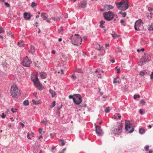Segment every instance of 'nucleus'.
I'll list each match as a JSON object with an SVG mask.
<instances>
[{
	"instance_id": "nucleus-9",
	"label": "nucleus",
	"mask_w": 153,
	"mask_h": 153,
	"mask_svg": "<svg viewBox=\"0 0 153 153\" xmlns=\"http://www.w3.org/2000/svg\"><path fill=\"white\" fill-rule=\"evenodd\" d=\"M73 100L77 105L80 104L82 102V97L79 94L74 95Z\"/></svg>"
},
{
	"instance_id": "nucleus-23",
	"label": "nucleus",
	"mask_w": 153,
	"mask_h": 153,
	"mask_svg": "<svg viewBox=\"0 0 153 153\" xmlns=\"http://www.w3.org/2000/svg\"><path fill=\"white\" fill-rule=\"evenodd\" d=\"M145 130L142 128H140L139 129V133L141 134H142L145 132Z\"/></svg>"
},
{
	"instance_id": "nucleus-10",
	"label": "nucleus",
	"mask_w": 153,
	"mask_h": 153,
	"mask_svg": "<svg viewBox=\"0 0 153 153\" xmlns=\"http://www.w3.org/2000/svg\"><path fill=\"white\" fill-rule=\"evenodd\" d=\"M31 62L27 56H26L22 61V64L25 66L29 67L30 65Z\"/></svg>"
},
{
	"instance_id": "nucleus-61",
	"label": "nucleus",
	"mask_w": 153,
	"mask_h": 153,
	"mask_svg": "<svg viewBox=\"0 0 153 153\" xmlns=\"http://www.w3.org/2000/svg\"><path fill=\"white\" fill-rule=\"evenodd\" d=\"M32 102L33 103H34V104H35V103H36V101L34 100H32Z\"/></svg>"
},
{
	"instance_id": "nucleus-24",
	"label": "nucleus",
	"mask_w": 153,
	"mask_h": 153,
	"mask_svg": "<svg viewBox=\"0 0 153 153\" xmlns=\"http://www.w3.org/2000/svg\"><path fill=\"white\" fill-rule=\"evenodd\" d=\"M105 22L103 20H101L100 21V27L101 28H103L104 27L103 26V25L105 23Z\"/></svg>"
},
{
	"instance_id": "nucleus-4",
	"label": "nucleus",
	"mask_w": 153,
	"mask_h": 153,
	"mask_svg": "<svg viewBox=\"0 0 153 153\" xmlns=\"http://www.w3.org/2000/svg\"><path fill=\"white\" fill-rule=\"evenodd\" d=\"M71 41L73 44L79 45L82 43V39L79 35L75 34L74 36H72Z\"/></svg>"
},
{
	"instance_id": "nucleus-25",
	"label": "nucleus",
	"mask_w": 153,
	"mask_h": 153,
	"mask_svg": "<svg viewBox=\"0 0 153 153\" xmlns=\"http://www.w3.org/2000/svg\"><path fill=\"white\" fill-rule=\"evenodd\" d=\"M96 48L99 50L104 49L103 47L102 46L100 47L99 45H97V46Z\"/></svg>"
},
{
	"instance_id": "nucleus-59",
	"label": "nucleus",
	"mask_w": 153,
	"mask_h": 153,
	"mask_svg": "<svg viewBox=\"0 0 153 153\" xmlns=\"http://www.w3.org/2000/svg\"><path fill=\"white\" fill-rule=\"evenodd\" d=\"M76 76H74L73 75H72L71 76V78L73 79H76Z\"/></svg>"
},
{
	"instance_id": "nucleus-39",
	"label": "nucleus",
	"mask_w": 153,
	"mask_h": 153,
	"mask_svg": "<svg viewBox=\"0 0 153 153\" xmlns=\"http://www.w3.org/2000/svg\"><path fill=\"white\" fill-rule=\"evenodd\" d=\"M4 32V30H3L1 27H0V33H3Z\"/></svg>"
},
{
	"instance_id": "nucleus-18",
	"label": "nucleus",
	"mask_w": 153,
	"mask_h": 153,
	"mask_svg": "<svg viewBox=\"0 0 153 153\" xmlns=\"http://www.w3.org/2000/svg\"><path fill=\"white\" fill-rule=\"evenodd\" d=\"M111 35L114 38L119 37L120 36V35L116 34L114 32H113L111 34Z\"/></svg>"
},
{
	"instance_id": "nucleus-2",
	"label": "nucleus",
	"mask_w": 153,
	"mask_h": 153,
	"mask_svg": "<svg viewBox=\"0 0 153 153\" xmlns=\"http://www.w3.org/2000/svg\"><path fill=\"white\" fill-rule=\"evenodd\" d=\"M32 80L34 82L36 88L39 90H42L44 88L40 83L37 75L33 74L31 76Z\"/></svg>"
},
{
	"instance_id": "nucleus-20",
	"label": "nucleus",
	"mask_w": 153,
	"mask_h": 153,
	"mask_svg": "<svg viewBox=\"0 0 153 153\" xmlns=\"http://www.w3.org/2000/svg\"><path fill=\"white\" fill-rule=\"evenodd\" d=\"M87 3L86 2H83L81 3V6L82 8H84L87 5Z\"/></svg>"
},
{
	"instance_id": "nucleus-50",
	"label": "nucleus",
	"mask_w": 153,
	"mask_h": 153,
	"mask_svg": "<svg viewBox=\"0 0 153 153\" xmlns=\"http://www.w3.org/2000/svg\"><path fill=\"white\" fill-rule=\"evenodd\" d=\"M40 100H38V101H36V102L35 103V105H38V104H40Z\"/></svg>"
},
{
	"instance_id": "nucleus-26",
	"label": "nucleus",
	"mask_w": 153,
	"mask_h": 153,
	"mask_svg": "<svg viewBox=\"0 0 153 153\" xmlns=\"http://www.w3.org/2000/svg\"><path fill=\"white\" fill-rule=\"evenodd\" d=\"M148 29L149 30H153V23L149 25Z\"/></svg>"
},
{
	"instance_id": "nucleus-14",
	"label": "nucleus",
	"mask_w": 153,
	"mask_h": 153,
	"mask_svg": "<svg viewBox=\"0 0 153 153\" xmlns=\"http://www.w3.org/2000/svg\"><path fill=\"white\" fill-rule=\"evenodd\" d=\"M124 7V8H123V10H126L127 9L129 5L128 4L127 2L126 1H124V5L123 6V7Z\"/></svg>"
},
{
	"instance_id": "nucleus-36",
	"label": "nucleus",
	"mask_w": 153,
	"mask_h": 153,
	"mask_svg": "<svg viewBox=\"0 0 153 153\" xmlns=\"http://www.w3.org/2000/svg\"><path fill=\"white\" fill-rule=\"evenodd\" d=\"M140 96L139 95H134V99H136L137 98H140Z\"/></svg>"
},
{
	"instance_id": "nucleus-56",
	"label": "nucleus",
	"mask_w": 153,
	"mask_h": 153,
	"mask_svg": "<svg viewBox=\"0 0 153 153\" xmlns=\"http://www.w3.org/2000/svg\"><path fill=\"white\" fill-rule=\"evenodd\" d=\"M58 31L59 33H60L62 31H63V29L62 28H61V29H59L58 30Z\"/></svg>"
},
{
	"instance_id": "nucleus-11",
	"label": "nucleus",
	"mask_w": 153,
	"mask_h": 153,
	"mask_svg": "<svg viewBox=\"0 0 153 153\" xmlns=\"http://www.w3.org/2000/svg\"><path fill=\"white\" fill-rule=\"evenodd\" d=\"M95 128H96V134L99 136L101 135V134L102 133V129L98 126L94 124Z\"/></svg>"
},
{
	"instance_id": "nucleus-27",
	"label": "nucleus",
	"mask_w": 153,
	"mask_h": 153,
	"mask_svg": "<svg viewBox=\"0 0 153 153\" xmlns=\"http://www.w3.org/2000/svg\"><path fill=\"white\" fill-rule=\"evenodd\" d=\"M60 18H61L60 17H59L57 18L53 17L52 18V19L54 21H57L59 20L60 19Z\"/></svg>"
},
{
	"instance_id": "nucleus-1",
	"label": "nucleus",
	"mask_w": 153,
	"mask_h": 153,
	"mask_svg": "<svg viewBox=\"0 0 153 153\" xmlns=\"http://www.w3.org/2000/svg\"><path fill=\"white\" fill-rule=\"evenodd\" d=\"M122 125L120 123L115 124L114 127L111 129L112 132L115 135H119L122 132Z\"/></svg>"
},
{
	"instance_id": "nucleus-51",
	"label": "nucleus",
	"mask_w": 153,
	"mask_h": 153,
	"mask_svg": "<svg viewBox=\"0 0 153 153\" xmlns=\"http://www.w3.org/2000/svg\"><path fill=\"white\" fill-rule=\"evenodd\" d=\"M153 10V9L152 8L150 7H149L148 8V10L149 11H152Z\"/></svg>"
},
{
	"instance_id": "nucleus-37",
	"label": "nucleus",
	"mask_w": 153,
	"mask_h": 153,
	"mask_svg": "<svg viewBox=\"0 0 153 153\" xmlns=\"http://www.w3.org/2000/svg\"><path fill=\"white\" fill-rule=\"evenodd\" d=\"M117 78H115L114 79V81H113V83H117V82H119V81H117Z\"/></svg>"
},
{
	"instance_id": "nucleus-38",
	"label": "nucleus",
	"mask_w": 153,
	"mask_h": 153,
	"mask_svg": "<svg viewBox=\"0 0 153 153\" xmlns=\"http://www.w3.org/2000/svg\"><path fill=\"white\" fill-rule=\"evenodd\" d=\"M41 122L42 123H44L45 125L46 126L47 124L48 121L47 120H46L45 121V120H42Z\"/></svg>"
},
{
	"instance_id": "nucleus-52",
	"label": "nucleus",
	"mask_w": 153,
	"mask_h": 153,
	"mask_svg": "<svg viewBox=\"0 0 153 153\" xmlns=\"http://www.w3.org/2000/svg\"><path fill=\"white\" fill-rule=\"evenodd\" d=\"M145 148L146 150H148L149 149V146L148 145H146L145 146Z\"/></svg>"
},
{
	"instance_id": "nucleus-29",
	"label": "nucleus",
	"mask_w": 153,
	"mask_h": 153,
	"mask_svg": "<svg viewBox=\"0 0 153 153\" xmlns=\"http://www.w3.org/2000/svg\"><path fill=\"white\" fill-rule=\"evenodd\" d=\"M37 5L36 3L34 2H33L31 4V7L33 8H34Z\"/></svg>"
},
{
	"instance_id": "nucleus-64",
	"label": "nucleus",
	"mask_w": 153,
	"mask_h": 153,
	"mask_svg": "<svg viewBox=\"0 0 153 153\" xmlns=\"http://www.w3.org/2000/svg\"><path fill=\"white\" fill-rule=\"evenodd\" d=\"M120 22L121 23H124V21L123 20H121L120 21Z\"/></svg>"
},
{
	"instance_id": "nucleus-44",
	"label": "nucleus",
	"mask_w": 153,
	"mask_h": 153,
	"mask_svg": "<svg viewBox=\"0 0 153 153\" xmlns=\"http://www.w3.org/2000/svg\"><path fill=\"white\" fill-rule=\"evenodd\" d=\"M6 117V116L4 114V113H3L2 114V115L1 116V117L2 118H5Z\"/></svg>"
},
{
	"instance_id": "nucleus-13",
	"label": "nucleus",
	"mask_w": 153,
	"mask_h": 153,
	"mask_svg": "<svg viewBox=\"0 0 153 153\" xmlns=\"http://www.w3.org/2000/svg\"><path fill=\"white\" fill-rule=\"evenodd\" d=\"M24 16L25 19L27 20H29L31 17L30 14L27 13H25Z\"/></svg>"
},
{
	"instance_id": "nucleus-62",
	"label": "nucleus",
	"mask_w": 153,
	"mask_h": 153,
	"mask_svg": "<svg viewBox=\"0 0 153 153\" xmlns=\"http://www.w3.org/2000/svg\"><path fill=\"white\" fill-rule=\"evenodd\" d=\"M110 61L112 63H114L115 62V60L114 59H113L112 60H111Z\"/></svg>"
},
{
	"instance_id": "nucleus-49",
	"label": "nucleus",
	"mask_w": 153,
	"mask_h": 153,
	"mask_svg": "<svg viewBox=\"0 0 153 153\" xmlns=\"http://www.w3.org/2000/svg\"><path fill=\"white\" fill-rule=\"evenodd\" d=\"M64 16L65 18H67L68 17V14L66 13H65L64 15Z\"/></svg>"
},
{
	"instance_id": "nucleus-34",
	"label": "nucleus",
	"mask_w": 153,
	"mask_h": 153,
	"mask_svg": "<svg viewBox=\"0 0 153 153\" xmlns=\"http://www.w3.org/2000/svg\"><path fill=\"white\" fill-rule=\"evenodd\" d=\"M59 142H61L62 143L61 144L62 146H64L65 145V143L64 142L63 140L60 139L59 140Z\"/></svg>"
},
{
	"instance_id": "nucleus-53",
	"label": "nucleus",
	"mask_w": 153,
	"mask_h": 153,
	"mask_svg": "<svg viewBox=\"0 0 153 153\" xmlns=\"http://www.w3.org/2000/svg\"><path fill=\"white\" fill-rule=\"evenodd\" d=\"M34 25L36 27H37L38 26V23L37 22H36L34 24Z\"/></svg>"
},
{
	"instance_id": "nucleus-22",
	"label": "nucleus",
	"mask_w": 153,
	"mask_h": 153,
	"mask_svg": "<svg viewBox=\"0 0 153 153\" xmlns=\"http://www.w3.org/2000/svg\"><path fill=\"white\" fill-rule=\"evenodd\" d=\"M22 41H20L17 43L18 45L20 47H23L25 46V45L22 43Z\"/></svg>"
},
{
	"instance_id": "nucleus-3",
	"label": "nucleus",
	"mask_w": 153,
	"mask_h": 153,
	"mask_svg": "<svg viewBox=\"0 0 153 153\" xmlns=\"http://www.w3.org/2000/svg\"><path fill=\"white\" fill-rule=\"evenodd\" d=\"M151 59L150 55L148 53H145L144 55L140 59V61L138 62V65H142L143 63H146L149 61Z\"/></svg>"
},
{
	"instance_id": "nucleus-15",
	"label": "nucleus",
	"mask_w": 153,
	"mask_h": 153,
	"mask_svg": "<svg viewBox=\"0 0 153 153\" xmlns=\"http://www.w3.org/2000/svg\"><path fill=\"white\" fill-rule=\"evenodd\" d=\"M40 75L41 78L42 79H45L47 76V74L45 72H41Z\"/></svg>"
},
{
	"instance_id": "nucleus-48",
	"label": "nucleus",
	"mask_w": 153,
	"mask_h": 153,
	"mask_svg": "<svg viewBox=\"0 0 153 153\" xmlns=\"http://www.w3.org/2000/svg\"><path fill=\"white\" fill-rule=\"evenodd\" d=\"M140 103L143 104H144L145 103V102L143 100H140Z\"/></svg>"
},
{
	"instance_id": "nucleus-42",
	"label": "nucleus",
	"mask_w": 153,
	"mask_h": 153,
	"mask_svg": "<svg viewBox=\"0 0 153 153\" xmlns=\"http://www.w3.org/2000/svg\"><path fill=\"white\" fill-rule=\"evenodd\" d=\"M4 4L7 7H10V4L8 3L4 2Z\"/></svg>"
},
{
	"instance_id": "nucleus-54",
	"label": "nucleus",
	"mask_w": 153,
	"mask_h": 153,
	"mask_svg": "<svg viewBox=\"0 0 153 153\" xmlns=\"http://www.w3.org/2000/svg\"><path fill=\"white\" fill-rule=\"evenodd\" d=\"M73 97H74V95L73 96H72L71 95H70L69 96V99H71L72 98V99H73Z\"/></svg>"
},
{
	"instance_id": "nucleus-32",
	"label": "nucleus",
	"mask_w": 153,
	"mask_h": 153,
	"mask_svg": "<svg viewBox=\"0 0 153 153\" xmlns=\"http://www.w3.org/2000/svg\"><path fill=\"white\" fill-rule=\"evenodd\" d=\"M17 109L16 108H12L11 109V111L13 113H15L16 112Z\"/></svg>"
},
{
	"instance_id": "nucleus-46",
	"label": "nucleus",
	"mask_w": 153,
	"mask_h": 153,
	"mask_svg": "<svg viewBox=\"0 0 153 153\" xmlns=\"http://www.w3.org/2000/svg\"><path fill=\"white\" fill-rule=\"evenodd\" d=\"M33 95L34 96H35L36 97V98L37 99H38V96L37 95V94L36 93H34L33 94Z\"/></svg>"
},
{
	"instance_id": "nucleus-58",
	"label": "nucleus",
	"mask_w": 153,
	"mask_h": 153,
	"mask_svg": "<svg viewBox=\"0 0 153 153\" xmlns=\"http://www.w3.org/2000/svg\"><path fill=\"white\" fill-rule=\"evenodd\" d=\"M117 73H119L120 72V68L117 69Z\"/></svg>"
},
{
	"instance_id": "nucleus-57",
	"label": "nucleus",
	"mask_w": 153,
	"mask_h": 153,
	"mask_svg": "<svg viewBox=\"0 0 153 153\" xmlns=\"http://www.w3.org/2000/svg\"><path fill=\"white\" fill-rule=\"evenodd\" d=\"M123 88L124 89L126 90H127V88H126V86L125 85L124 86Z\"/></svg>"
},
{
	"instance_id": "nucleus-19",
	"label": "nucleus",
	"mask_w": 153,
	"mask_h": 153,
	"mask_svg": "<svg viewBox=\"0 0 153 153\" xmlns=\"http://www.w3.org/2000/svg\"><path fill=\"white\" fill-rule=\"evenodd\" d=\"M147 73V72L145 70H144L140 71L139 74L141 76H143L146 74Z\"/></svg>"
},
{
	"instance_id": "nucleus-5",
	"label": "nucleus",
	"mask_w": 153,
	"mask_h": 153,
	"mask_svg": "<svg viewBox=\"0 0 153 153\" xmlns=\"http://www.w3.org/2000/svg\"><path fill=\"white\" fill-rule=\"evenodd\" d=\"M11 94L13 97H16L20 94V91L16 86H13L11 88Z\"/></svg>"
},
{
	"instance_id": "nucleus-63",
	"label": "nucleus",
	"mask_w": 153,
	"mask_h": 153,
	"mask_svg": "<svg viewBox=\"0 0 153 153\" xmlns=\"http://www.w3.org/2000/svg\"><path fill=\"white\" fill-rule=\"evenodd\" d=\"M42 138V136L41 135L38 138L39 139H40L41 138Z\"/></svg>"
},
{
	"instance_id": "nucleus-31",
	"label": "nucleus",
	"mask_w": 153,
	"mask_h": 153,
	"mask_svg": "<svg viewBox=\"0 0 153 153\" xmlns=\"http://www.w3.org/2000/svg\"><path fill=\"white\" fill-rule=\"evenodd\" d=\"M120 13H121L122 14V16L123 17H125L126 15V12L122 13L121 12H120L119 13V14Z\"/></svg>"
},
{
	"instance_id": "nucleus-40",
	"label": "nucleus",
	"mask_w": 153,
	"mask_h": 153,
	"mask_svg": "<svg viewBox=\"0 0 153 153\" xmlns=\"http://www.w3.org/2000/svg\"><path fill=\"white\" fill-rule=\"evenodd\" d=\"M31 134L29 133H28L27 135V137L29 139H31V138L30 137V136Z\"/></svg>"
},
{
	"instance_id": "nucleus-41",
	"label": "nucleus",
	"mask_w": 153,
	"mask_h": 153,
	"mask_svg": "<svg viewBox=\"0 0 153 153\" xmlns=\"http://www.w3.org/2000/svg\"><path fill=\"white\" fill-rule=\"evenodd\" d=\"M55 102L54 101L53 102L52 106L51 105L50 106V107H54L55 106Z\"/></svg>"
},
{
	"instance_id": "nucleus-16",
	"label": "nucleus",
	"mask_w": 153,
	"mask_h": 153,
	"mask_svg": "<svg viewBox=\"0 0 153 153\" xmlns=\"http://www.w3.org/2000/svg\"><path fill=\"white\" fill-rule=\"evenodd\" d=\"M29 51V52L31 53H33L35 51V49L34 47L31 46L30 47Z\"/></svg>"
},
{
	"instance_id": "nucleus-55",
	"label": "nucleus",
	"mask_w": 153,
	"mask_h": 153,
	"mask_svg": "<svg viewBox=\"0 0 153 153\" xmlns=\"http://www.w3.org/2000/svg\"><path fill=\"white\" fill-rule=\"evenodd\" d=\"M19 124L21 125L22 126L24 127L25 126V125L24 124H23L22 123L20 122L19 123Z\"/></svg>"
},
{
	"instance_id": "nucleus-47",
	"label": "nucleus",
	"mask_w": 153,
	"mask_h": 153,
	"mask_svg": "<svg viewBox=\"0 0 153 153\" xmlns=\"http://www.w3.org/2000/svg\"><path fill=\"white\" fill-rule=\"evenodd\" d=\"M150 79H153V72H152L151 74L150 75Z\"/></svg>"
},
{
	"instance_id": "nucleus-7",
	"label": "nucleus",
	"mask_w": 153,
	"mask_h": 153,
	"mask_svg": "<svg viewBox=\"0 0 153 153\" xmlns=\"http://www.w3.org/2000/svg\"><path fill=\"white\" fill-rule=\"evenodd\" d=\"M125 130L128 131V133H131L134 131V128L131 126V124L130 121L128 120H126L125 122Z\"/></svg>"
},
{
	"instance_id": "nucleus-33",
	"label": "nucleus",
	"mask_w": 153,
	"mask_h": 153,
	"mask_svg": "<svg viewBox=\"0 0 153 153\" xmlns=\"http://www.w3.org/2000/svg\"><path fill=\"white\" fill-rule=\"evenodd\" d=\"M110 107H108L106 108V112L109 113L110 111Z\"/></svg>"
},
{
	"instance_id": "nucleus-6",
	"label": "nucleus",
	"mask_w": 153,
	"mask_h": 153,
	"mask_svg": "<svg viewBox=\"0 0 153 153\" xmlns=\"http://www.w3.org/2000/svg\"><path fill=\"white\" fill-rule=\"evenodd\" d=\"M118 17L117 15L114 14L111 11H109L108 12H106V20L108 21H111L113 18H114V19L115 21L116 19Z\"/></svg>"
},
{
	"instance_id": "nucleus-30",
	"label": "nucleus",
	"mask_w": 153,
	"mask_h": 153,
	"mask_svg": "<svg viewBox=\"0 0 153 153\" xmlns=\"http://www.w3.org/2000/svg\"><path fill=\"white\" fill-rule=\"evenodd\" d=\"M51 94L52 97H54L56 95V92L54 91H52Z\"/></svg>"
},
{
	"instance_id": "nucleus-17",
	"label": "nucleus",
	"mask_w": 153,
	"mask_h": 153,
	"mask_svg": "<svg viewBox=\"0 0 153 153\" xmlns=\"http://www.w3.org/2000/svg\"><path fill=\"white\" fill-rule=\"evenodd\" d=\"M114 8V7L110 5L106 4V10H108L112 9Z\"/></svg>"
},
{
	"instance_id": "nucleus-28",
	"label": "nucleus",
	"mask_w": 153,
	"mask_h": 153,
	"mask_svg": "<svg viewBox=\"0 0 153 153\" xmlns=\"http://www.w3.org/2000/svg\"><path fill=\"white\" fill-rule=\"evenodd\" d=\"M23 104L25 105H29V102L28 100H25L23 102Z\"/></svg>"
},
{
	"instance_id": "nucleus-45",
	"label": "nucleus",
	"mask_w": 153,
	"mask_h": 153,
	"mask_svg": "<svg viewBox=\"0 0 153 153\" xmlns=\"http://www.w3.org/2000/svg\"><path fill=\"white\" fill-rule=\"evenodd\" d=\"M43 131V129L42 128H40L39 129V133L40 134L42 133Z\"/></svg>"
},
{
	"instance_id": "nucleus-60",
	"label": "nucleus",
	"mask_w": 153,
	"mask_h": 153,
	"mask_svg": "<svg viewBox=\"0 0 153 153\" xmlns=\"http://www.w3.org/2000/svg\"><path fill=\"white\" fill-rule=\"evenodd\" d=\"M56 53V51L54 50H53L52 51V53L53 54H54Z\"/></svg>"
},
{
	"instance_id": "nucleus-43",
	"label": "nucleus",
	"mask_w": 153,
	"mask_h": 153,
	"mask_svg": "<svg viewBox=\"0 0 153 153\" xmlns=\"http://www.w3.org/2000/svg\"><path fill=\"white\" fill-rule=\"evenodd\" d=\"M143 109H140V114H144L145 113L144 112H143L142 111Z\"/></svg>"
},
{
	"instance_id": "nucleus-12",
	"label": "nucleus",
	"mask_w": 153,
	"mask_h": 153,
	"mask_svg": "<svg viewBox=\"0 0 153 153\" xmlns=\"http://www.w3.org/2000/svg\"><path fill=\"white\" fill-rule=\"evenodd\" d=\"M124 1H121L119 3H116V5L118 8L120 10H123V7L122 6L124 5Z\"/></svg>"
},
{
	"instance_id": "nucleus-35",
	"label": "nucleus",
	"mask_w": 153,
	"mask_h": 153,
	"mask_svg": "<svg viewBox=\"0 0 153 153\" xmlns=\"http://www.w3.org/2000/svg\"><path fill=\"white\" fill-rule=\"evenodd\" d=\"M118 115H119V113L116 114L113 116V118L115 119H117V117L118 116Z\"/></svg>"
},
{
	"instance_id": "nucleus-21",
	"label": "nucleus",
	"mask_w": 153,
	"mask_h": 153,
	"mask_svg": "<svg viewBox=\"0 0 153 153\" xmlns=\"http://www.w3.org/2000/svg\"><path fill=\"white\" fill-rule=\"evenodd\" d=\"M45 13H42L41 14V17H42L44 20H46L47 19V17L45 16Z\"/></svg>"
},
{
	"instance_id": "nucleus-8",
	"label": "nucleus",
	"mask_w": 153,
	"mask_h": 153,
	"mask_svg": "<svg viewBox=\"0 0 153 153\" xmlns=\"http://www.w3.org/2000/svg\"><path fill=\"white\" fill-rule=\"evenodd\" d=\"M143 23L141 19H139L135 23L134 28L136 30L140 31L143 28Z\"/></svg>"
}]
</instances>
